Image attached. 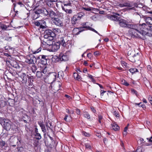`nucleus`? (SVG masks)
<instances>
[{"label":"nucleus","instance_id":"nucleus-1","mask_svg":"<svg viewBox=\"0 0 152 152\" xmlns=\"http://www.w3.org/2000/svg\"><path fill=\"white\" fill-rule=\"evenodd\" d=\"M121 16L119 14L117 13H114L113 15L109 16L108 18L110 20L115 21H118L119 25L122 27H127L130 28L129 33L132 37L135 38L136 35L137 28L139 26L138 24L133 25L129 24L128 22L125 20L120 19Z\"/></svg>","mask_w":152,"mask_h":152},{"label":"nucleus","instance_id":"nucleus-2","mask_svg":"<svg viewBox=\"0 0 152 152\" xmlns=\"http://www.w3.org/2000/svg\"><path fill=\"white\" fill-rule=\"evenodd\" d=\"M138 25L139 26L137 28L136 34L137 35L136 37L144 39L145 35L151 36V34L149 33L148 31H152V25H147L145 23Z\"/></svg>","mask_w":152,"mask_h":152},{"label":"nucleus","instance_id":"nucleus-3","mask_svg":"<svg viewBox=\"0 0 152 152\" xmlns=\"http://www.w3.org/2000/svg\"><path fill=\"white\" fill-rule=\"evenodd\" d=\"M138 53H137L136 55L135 53V50L134 49L129 50L128 52V57L129 60L132 62H135L136 60H138Z\"/></svg>","mask_w":152,"mask_h":152},{"label":"nucleus","instance_id":"nucleus-4","mask_svg":"<svg viewBox=\"0 0 152 152\" xmlns=\"http://www.w3.org/2000/svg\"><path fill=\"white\" fill-rule=\"evenodd\" d=\"M84 15V14L82 12H79L76 15H75L72 18L71 22L72 24H76L77 21L79 20Z\"/></svg>","mask_w":152,"mask_h":152},{"label":"nucleus","instance_id":"nucleus-5","mask_svg":"<svg viewBox=\"0 0 152 152\" xmlns=\"http://www.w3.org/2000/svg\"><path fill=\"white\" fill-rule=\"evenodd\" d=\"M56 73L55 72L50 73L47 78L46 80L48 81V83H52L56 79Z\"/></svg>","mask_w":152,"mask_h":152},{"label":"nucleus","instance_id":"nucleus-6","mask_svg":"<svg viewBox=\"0 0 152 152\" xmlns=\"http://www.w3.org/2000/svg\"><path fill=\"white\" fill-rule=\"evenodd\" d=\"M3 128L6 130H9L11 128V125L10 122L8 120L4 119L1 122Z\"/></svg>","mask_w":152,"mask_h":152},{"label":"nucleus","instance_id":"nucleus-7","mask_svg":"<svg viewBox=\"0 0 152 152\" xmlns=\"http://www.w3.org/2000/svg\"><path fill=\"white\" fill-rule=\"evenodd\" d=\"M44 37L45 39L51 37L52 39L56 36V34L52 31L49 29L46 30L44 33Z\"/></svg>","mask_w":152,"mask_h":152},{"label":"nucleus","instance_id":"nucleus-8","mask_svg":"<svg viewBox=\"0 0 152 152\" xmlns=\"http://www.w3.org/2000/svg\"><path fill=\"white\" fill-rule=\"evenodd\" d=\"M56 57L57 61H65L68 60V58L67 56L64 55L63 53H60L58 56H56Z\"/></svg>","mask_w":152,"mask_h":152},{"label":"nucleus","instance_id":"nucleus-9","mask_svg":"<svg viewBox=\"0 0 152 152\" xmlns=\"http://www.w3.org/2000/svg\"><path fill=\"white\" fill-rule=\"evenodd\" d=\"M54 20L53 23L57 26H63V23L62 21L58 18H55L52 20Z\"/></svg>","mask_w":152,"mask_h":152},{"label":"nucleus","instance_id":"nucleus-10","mask_svg":"<svg viewBox=\"0 0 152 152\" xmlns=\"http://www.w3.org/2000/svg\"><path fill=\"white\" fill-rule=\"evenodd\" d=\"M30 58L27 59V62L29 64H34L36 62L37 59L34 56L31 55L30 56Z\"/></svg>","mask_w":152,"mask_h":152},{"label":"nucleus","instance_id":"nucleus-11","mask_svg":"<svg viewBox=\"0 0 152 152\" xmlns=\"http://www.w3.org/2000/svg\"><path fill=\"white\" fill-rule=\"evenodd\" d=\"M40 57L41 58V63L44 65L45 64L47 63L48 56L45 55H40L39 58H40Z\"/></svg>","mask_w":152,"mask_h":152},{"label":"nucleus","instance_id":"nucleus-12","mask_svg":"<svg viewBox=\"0 0 152 152\" xmlns=\"http://www.w3.org/2000/svg\"><path fill=\"white\" fill-rule=\"evenodd\" d=\"M48 15L53 20L55 18V16L56 14L55 12L52 10L49 9L48 10Z\"/></svg>","mask_w":152,"mask_h":152},{"label":"nucleus","instance_id":"nucleus-13","mask_svg":"<svg viewBox=\"0 0 152 152\" xmlns=\"http://www.w3.org/2000/svg\"><path fill=\"white\" fill-rule=\"evenodd\" d=\"M60 44L57 42L53 44L52 48L54 51L57 50L60 48Z\"/></svg>","mask_w":152,"mask_h":152},{"label":"nucleus","instance_id":"nucleus-14","mask_svg":"<svg viewBox=\"0 0 152 152\" xmlns=\"http://www.w3.org/2000/svg\"><path fill=\"white\" fill-rule=\"evenodd\" d=\"M20 77L22 79L23 83H26L27 81V75L25 73H22L20 75Z\"/></svg>","mask_w":152,"mask_h":152},{"label":"nucleus","instance_id":"nucleus-15","mask_svg":"<svg viewBox=\"0 0 152 152\" xmlns=\"http://www.w3.org/2000/svg\"><path fill=\"white\" fill-rule=\"evenodd\" d=\"M57 42L59 43L60 45H61L64 47H65L66 45V42L64 39V38L63 37L61 38L60 40Z\"/></svg>","mask_w":152,"mask_h":152},{"label":"nucleus","instance_id":"nucleus-16","mask_svg":"<svg viewBox=\"0 0 152 152\" xmlns=\"http://www.w3.org/2000/svg\"><path fill=\"white\" fill-rule=\"evenodd\" d=\"M38 124L41 127L42 132H46V129L45 124L41 121L39 122Z\"/></svg>","mask_w":152,"mask_h":152},{"label":"nucleus","instance_id":"nucleus-17","mask_svg":"<svg viewBox=\"0 0 152 152\" xmlns=\"http://www.w3.org/2000/svg\"><path fill=\"white\" fill-rule=\"evenodd\" d=\"M71 4L70 3L64 4V6L62 7V9L63 10H66V9H71Z\"/></svg>","mask_w":152,"mask_h":152},{"label":"nucleus","instance_id":"nucleus-18","mask_svg":"<svg viewBox=\"0 0 152 152\" xmlns=\"http://www.w3.org/2000/svg\"><path fill=\"white\" fill-rule=\"evenodd\" d=\"M124 3L126 7H132L133 6L132 3L129 1H127Z\"/></svg>","mask_w":152,"mask_h":152},{"label":"nucleus","instance_id":"nucleus-19","mask_svg":"<svg viewBox=\"0 0 152 152\" xmlns=\"http://www.w3.org/2000/svg\"><path fill=\"white\" fill-rule=\"evenodd\" d=\"M145 20L147 24L152 25V19L151 16L146 18Z\"/></svg>","mask_w":152,"mask_h":152},{"label":"nucleus","instance_id":"nucleus-20","mask_svg":"<svg viewBox=\"0 0 152 152\" xmlns=\"http://www.w3.org/2000/svg\"><path fill=\"white\" fill-rule=\"evenodd\" d=\"M111 125L113 129L115 131H118L119 129V126L115 123H113V124H111Z\"/></svg>","mask_w":152,"mask_h":152},{"label":"nucleus","instance_id":"nucleus-21","mask_svg":"<svg viewBox=\"0 0 152 152\" xmlns=\"http://www.w3.org/2000/svg\"><path fill=\"white\" fill-rule=\"evenodd\" d=\"M18 139L17 137H14L10 139V142L12 143L15 144L18 142Z\"/></svg>","mask_w":152,"mask_h":152},{"label":"nucleus","instance_id":"nucleus-22","mask_svg":"<svg viewBox=\"0 0 152 152\" xmlns=\"http://www.w3.org/2000/svg\"><path fill=\"white\" fill-rule=\"evenodd\" d=\"M42 13L44 14V15L47 16L48 15V10L45 8H42Z\"/></svg>","mask_w":152,"mask_h":152},{"label":"nucleus","instance_id":"nucleus-23","mask_svg":"<svg viewBox=\"0 0 152 152\" xmlns=\"http://www.w3.org/2000/svg\"><path fill=\"white\" fill-rule=\"evenodd\" d=\"M147 139L148 140V141L151 142L150 144H148V143H145L144 145H145L146 146H149L152 145V136L150 138H147Z\"/></svg>","mask_w":152,"mask_h":152},{"label":"nucleus","instance_id":"nucleus-24","mask_svg":"<svg viewBox=\"0 0 152 152\" xmlns=\"http://www.w3.org/2000/svg\"><path fill=\"white\" fill-rule=\"evenodd\" d=\"M42 23L44 24L45 23V21L42 20H39L35 22V24L36 26H39L41 25V24H42Z\"/></svg>","mask_w":152,"mask_h":152},{"label":"nucleus","instance_id":"nucleus-25","mask_svg":"<svg viewBox=\"0 0 152 152\" xmlns=\"http://www.w3.org/2000/svg\"><path fill=\"white\" fill-rule=\"evenodd\" d=\"M35 136L36 139L38 140H40L42 138L40 134L39 133H37L35 134Z\"/></svg>","mask_w":152,"mask_h":152},{"label":"nucleus","instance_id":"nucleus-26","mask_svg":"<svg viewBox=\"0 0 152 152\" xmlns=\"http://www.w3.org/2000/svg\"><path fill=\"white\" fill-rule=\"evenodd\" d=\"M5 142L2 140L1 142V145H2V149H5L6 146H5Z\"/></svg>","mask_w":152,"mask_h":152},{"label":"nucleus","instance_id":"nucleus-27","mask_svg":"<svg viewBox=\"0 0 152 152\" xmlns=\"http://www.w3.org/2000/svg\"><path fill=\"white\" fill-rule=\"evenodd\" d=\"M71 116L68 115H66L64 118V120L67 121H69L71 120Z\"/></svg>","mask_w":152,"mask_h":152},{"label":"nucleus","instance_id":"nucleus-28","mask_svg":"<svg viewBox=\"0 0 152 152\" xmlns=\"http://www.w3.org/2000/svg\"><path fill=\"white\" fill-rule=\"evenodd\" d=\"M74 77L75 79L78 80L80 78V77L77 73H74Z\"/></svg>","mask_w":152,"mask_h":152},{"label":"nucleus","instance_id":"nucleus-29","mask_svg":"<svg viewBox=\"0 0 152 152\" xmlns=\"http://www.w3.org/2000/svg\"><path fill=\"white\" fill-rule=\"evenodd\" d=\"M129 71L132 74H133L134 73L136 72H137L138 70L136 68H131L129 69Z\"/></svg>","mask_w":152,"mask_h":152},{"label":"nucleus","instance_id":"nucleus-30","mask_svg":"<svg viewBox=\"0 0 152 152\" xmlns=\"http://www.w3.org/2000/svg\"><path fill=\"white\" fill-rule=\"evenodd\" d=\"M1 28L2 29V30L4 31L6 30L7 27L6 25L3 24H1Z\"/></svg>","mask_w":152,"mask_h":152},{"label":"nucleus","instance_id":"nucleus-31","mask_svg":"<svg viewBox=\"0 0 152 152\" xmlns=\"http://www.w3.org/2000/svg\"><path fill=\"white\" fill-rule=\"evenodd\" d=\"M84 116L88 119L90 118V115L89 114L86 112H85L83 114Z\"/></svg>","mask_w":152,"mask_h":152},{"label":"nucleus","instance_id":"nucleus-32","mask_svg":"<svg viewBox=\"0 0 152 152\" xmlns=\"http://www.w3.org/2000/svg\"><path fill=\"white\" fill-rule=\"evenodd\" d=\"M12 64H13V65H12V66L13 67H14L16 68H19V66L18 65V64L17 62H16V61H14L13 62V63Z\"/></svg>","mask_w":152,"mask_h":152},{"label":"nucleus","instance_id":"nucleus-33","mask_svg":"<svg viewBox=\"0 0 152 152\" xmlns=\"http://www.w3.org/2000/svg\"><path fill=\"white\" fill-rule=\"evenodd\" d=\"M43 76L42 72H41L37 71V76L38 78H41Z\"/></svg>","mask_w":152,"mask_h":152},{"label":"nucleus","instance_id":"nucleus-34","mask_svg":"<svg viewBox=\"0 0 152 152\" xmlns=\"http://www.w3.org/2000/svg\"><path fill=\"white\" fill-rule=\"evenodd\" d=\"M42 9H37L36 11H35V13L36 14H39L42 13Z\"/></svg>","mask_w":152,"mask_h":152},{"label":"nucleus","instance_id":"nucleus-35","mask_svg":"<svg viewBox=\"0 0 152 152\" xmlns=\"http://www.w3.org/2000/svg\"><path fill=\"white\" fill-rule=\"evenodd\" d=\"M63 10L66 13L69 14H71L72 12V10L71 9Z\"/></svg>","mask_w":152,"mask_h":152},{"label":"nucleus","instance_id":"nucleus-36","mask_svg":"<svg viewBox=\"0 0 152 152\" xmlns=\"http://www.w3.org/2000/svg\"><path fill=\"white\" fill-rule=\"evenodd\" d=\"M103 119V117L101 115H98V121L100 124H101V120Z\"/></svg>","mask_w":152,"mask_h":152},{"label":"nucleus","instance_id":"nucleus-37","mask_svg":"<svg viewBox=\"0 0 152 152\" xmlns=\"http://www.w3.org/2000/svg\"><path fill=\"white\" fill-rule=\"evenodd\" d=\"M122 83L126 86H128L129 85V84L124 80L122 81Z\"/></svg>","mask_w":152,"mask_h":152},{"label":"nucleus","instance_id":"nucleus-38","mask_svg":"<svg viewBox=\"0 0 152 152\" xmlns=\"http://www.w3.org/2000/svg\"><path fill=\"white\" fill-rule=\"evenodd\" d=\"M41 48H39L38 49L34 51L33 52V53L34 54H36L37 53H38L41 51Z\"/></svg>","mask_w":152,"mask_h":152},{"label":"nucleus","instance_id":"nucleus-39","mask_svg":"<svg viewBox=\"0 0 152 152\" xmlns=\"http://www.w3.org/2000/svg\"><path fill=\"white\" fill-rule=\"evenodd\" d=\"M85 146L87 148L91 149V147L90 144L88 143H86L85 144Z\"/></svg>","mask_w":152,"mask_h":152},{"label":"nucleus","instance_id":"nucleus-40","mask_svg":"<svg viewBox=\"0 0 152 152\" xmlns=\"http://www.w3.org/2000/svg\"><path fill=\"white\" fill-rule=\"evenodd\" d=\"M113 114L116 117H118L119 116L118 112H117L116 111L114 112Z\"/></svg>","mask_w":152,"mask_h":152},{"label":"nucleus","instance_id":"nucleus-41","mask_svg":"<svg viewBox=\"0 0 152 152\" xmlns=\"http://www.w3.org/2000/svg\"><path fill=\"white\" fill-rule=\"evenodd\" d=\"M139 141L140 142V144L144 143L145 142V141H144V139L141 138L140 139Z\"/></svg>","mask_w":152,"mask_h":152},{"label":"nucleus","instance_id":"nucleus-42","mask_svg":"<svg viewBox=\"0 0 152 152\" xmlns=\"http://www.w3.org/2000/svg\"><path fill=\"white\" fill-rule=\"evenodd\" d=\"M118 6L121 7H126L124 2L122 4H119L118 5Z\"/></svg>","mask_w":152,"mask_h":152},{"label":"nucleus","instance_id":"nucleus-43","mask_svg":"<svg viewBox=\"0 0 152 152\" xmlns=\"http://www.w3.org/2000/svg\"><path fill=\"white\" fill-rule=\"evenodd\" d=\"M83 134L85 136L88 137L90 136V134H88L85 132H83Z\"/></svg>","mask_w":152,"mask_h":152},{"label":"nucleus","instance_id":"nucleus-44","mask_svg":"<svg viewBox=\"0 0 152 152\" xmlns=\"http://www.w3.org/2000/svg\"><path fill=\"white\" fill-rule=\"evenodd\" d=\"M47 70L46 67H45L43 69L42 71V73L43 74H45L47 72Z\"/></svg>","mask_w":152,"mask_h":152},{"label":"nucleus","instance_id":"nucleus-45","mask_svg":"<svg viewBox=\"0 0 152 152\" xmlns=\"http://www.w3.org/2000/svg\"><path fill=\"white\" fill-rule=\"evenodd\" d=\"M90 30H91L93 31H94V32H95L98 35H100L99 33H98V32L96 31V30H95L94 28H90Z\"/></svg>","mask_w":152,"mask_h":152},{"label":"nucleus","instance_id":"nucleus-46","mask_svg":"<svg viewBox=\"0 0 152 152\" xmlns=\"http://www.w3.org/2000/svg\"><path fill=\"white\" fill-rule=\"evenodd\" d=\"M81 28L88 29L90 30V28H91V27H89V26H83V27H81Z\"/></svg>","mask_w":152,"mask_h":152},{"label":"nucleus","instance_id":"nucleus-47","mask_svg":"<svg viewBox=\"0 0 152 152\" xmlns=\"http://www.w3.org/2000/svg\"><path fill=\"white\" fill-rule=\"evenodd\" d=\"M94 54L96 56H97L100 54V53L98 51H96L94 52Z\"/></svg>","mask_w":152,"mask_h":152},{"label":"nucleus","instance_id":"nucleus-48","mask_svg":"<svg viewBox=\"0 0 152 152\" xmlns=\"http://www.w3.org/2000/svg\"><path fill=\"white\" fill-rule=\"evenodd\" d=\"M83 9L87 11H90L91 10V9L90 8H86L83 7Z\"/></svg>","mask_w":152,"mask_h":152},{"label":"nucleus","instance_id":"nucleus-49","mask_svg":"<svg viewBox=\"0 0 152 152\" xmlns=\"http://www.w3.org/2000/svg\"><path fill=\"white\" fill-rule=\"evenodd\" d=\"M121 64H122V65L124 66H125V67H126L127 66V63L124 61H122Z\"/></svg>","mask_w":152,"mask_h":152},{"label":"nucleus","instance_id":"nucleus-50","mask_svg":"<svg viewBox=\"0 0 152 152\" xmlns=\"http://www.w3.org/2000/svg\"><path fill=\"white\" fill-rule=\"evenodd\" d=\"M47 4L50 7H51L52 6V2H49V1L48 2Z\"/></svg>","mask_w":152,"mask_h":152},{"label":"nucleus","instance_id":"nucleus-51","mask_svg":"<svg viewBox=\"0 0 152 152\" xmlns=\"http://www.w3.org/2000/svg\"><path fill=\"white\" fill-rule=\"evenodd\" d=\"M148 100H149L150 102L152 105V97H149L148 98Z\"/></svg>","mask_w":152,"mask_h":152},{"label":"nucleus","instance_id":"nucleus-52","mask_svg":"<svg viewBox=\"0 0 152 152\" xmlns=\"http://www.w3.org/2000/svg\"><path fill=\"white\" fill-rule=\"evenodd\" d=\"M131 91L134 94H135L136 95L137 94V92L136 90L134 89H132L131 90Z\"/></svg>","mask_w":152,"mask_h":152},{"label":"nucleus","instance_id":"nucleus-53","mask_svg":"<svg viewBox=\"0 0 152 152\" xmlns=\"http://www.w3.org/2000/svg\"><path fill=\"white\" fill-rule=\"evenodd\" d=\"M77 113L78 115H80V111L79 109H76Z\"/></svg>","mask_w":152,"mask_h":152},{"label":"nucleus","instance_id":"nucleus-54","mask_svg":"<svg viewBox=\"0 0 152 152\" xmlns=\"http://www.w3.org/2000/svg\"><path fill=\"white\" fill-rule=\"evenodd\" d=\"M105 91H104V90H101V96H103V93L106 92Z\"/></svg>","mask_w":152,"mask_h":152},{"label":"nucleus","instance_id":"nucleus-55","mask_svg":"<svg viewBox=\"0 0 152 152\" xmlns=\"http://www.w3.org/2000/svg\"><path fill=\"white\" fill-rule=\"evenodd\" d=\"M91 109L93 113H95L96 112L95 110L94 109V108L93 107H91Z\"/></svg>","mask_w":152,"mask_h":152},{"label":"nucleus","instance_id":"nucleus-56","mask_svg":"<svg viewBox=\"0 0 152 152\" xmlns=\"http://www.w3.org/2000/svg\"><path fill=\"white\" fill-rule=\"evenodd\" d=\"M141 103V102H140L139 103H135L134 104L136 106L138 105V106H139V107H141L140 105H140V104Z\"/></svg>","mask_w":152,"mask_h":152},{"label":"nucleus","instance_id":"nucleus-57","mask_svg":"<svg viewBox=\"0 0 152 152\" xmlns=\"http://www.w3.org/2000/svg\"><path fill=\"white\" fill-rule=\"evenodd\" d=\"M58 0H50L49 1V2H56Z\"/></svg>","mask_w":152,"mask_h":152},{"label":"nucleus","instance_id":"nucleus-58","mask_svg":"<svg viewBox=\"0 0 152 152\" xmlns=\"http://www.w3.org/2000/svg\"><path fill=\"white\" fill-rule=\"evenodd\" d=\"M87 56L88 57H91V54L89 53L87 54Z\"/></svg>","mask_w":152,"mask_h":152},{"label":"nucleus","instance_id":"nucleus-59","mask_svg":"<svg viewBox=\"0 0 152 152\" xmlns=\"http://www.w3.org/2000/svg\"><path fill=\"white\" fill-rule=\"evenodd\" d=\"M127 129H128V127H127V126H126V127L124 129V132H126V131H127Z\"/></svg>","mask_w":152,"mask_h":152},{"label":"nucleus","instance_id":"nucleus-60","mask_svg":"<svg viewBox=\"0 0 152 152\" xmlns=\"http://www.w3.org/2000/svg\"><path fill=\"white\" fill-rule=\"evenodd\" d=\"M142 101H143L144 102V103H147V101H146V99H144V98H143V99H142Z\"/></svg>","mask_w":152,"mask_h":152},{"label":"nucleus","instance_id":"nucleus-61","mask_svg":"<svg viewBox=\"0 0 152 152\" xmlns=\"http://www.w3.org/2000/svg\"><path fill=\"white\" fill-rule=\"evenodd\" d=\"M104 11H100L99 12V14H103L104 13Z\"/></svg>","mask_w":152,"mask_h":152},{"label":"nucleus","instance_id":"nucleus-62","mask_svg":"<svg viewBox=\"0 0 152 152\" xmlns=\"http://www.w3.org/2000/svg\"><path fill=\"white\" fill-rule=\"evenodd\" d=\"M141 107H142L143 108L145 107V105L144 104H142L140 105Z\"/></svg>","mask_w":152,"mask_h":152},{"label":"nucleus","instance_id":"nucleus-63","mask_svg":"<svg viewBox=\"0 0 152 152\" xmlns=\"http://www.w3.org/2000/svg\"><path fill=\"white\" fill-rule=\"evenodd\" d=\"M37 133H38V129L37 128H36L35 129V134H36Z\"/></svg>","mask_w":152,"mask_h":152},{"label":"nucleus","instance_id":"nucleus-64","mask_svg":"<svg viewBox=\"0 0 152 152\" xmlns=\"http://www.w3.org/2000/svg\"><path fill=\"white\" fill-rule=\"evenodd\" d=\"M40 28H45V26H43L42 24H41V25L40 26Z\"/></svg>","mask_w":152,"mask_h":152}]
</instances>
